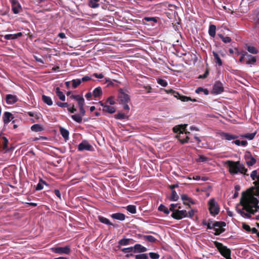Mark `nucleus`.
I'll use <instances>...</instances> for the list:
<instances>
[{"instance_id":"1","label":"nucleus","mask_w":259,"mask_h":259,"mask_svg":"<svg viewBox=\"0 0 259 259\" xmlns=\"http://www.w3.org/2000/svg\"><path fill=\"white\" fill-rule=\"evenodd\" d=\"M240 203L243 206L242 209L237 208L236 210L238 213L243 217L250 218L251 214L259 211L258 198L251 194L243 196Z\"/></svg>"},{"instance_id":"2","label":"nucleus","mask_w":259,"mask_h":259,"mask_svg":"<svg viewBox=\"0 0 259 259\" xmlns=\"http://www.w3.org/2000/svg\"><path fill=\"white\" fill-rule=\"evenodd\" d=\"M225 163L228 167L229 172L231 175H235L240 174L244 176H248V174L246 173L247 169L245 168V165L240 161H233L228 160Z\"/></svg>"},{"instance_id":"3","label":"nucleus","mask_w":259,"mask_h":259,"mask_svg":"<svg viewBox=\"0 0 259 259\" xmlns=\"http://www.w3.org/2000/svg\"><path fill=\"white\" fill-rule=\"evenodd\" d=\"M178 204H171L170 205V210L172 211L171 217L176 220H181L188 217V213L185 210H180L176 209L175 206H177Z\"/></svg>"},{"instance_id":"4","label":"nucleus","mask_w":259,"mask_h":259,"mask_svg":"<svg viewBox=\"0 0 259 259\" xmlns=\"http://www.w3.org/2000/svg\"><path fill=\"white\" fill-rule=\"evenodd\" d=\"M187 124H181L176 125L172 128L173 132L176 133H179V135L176 136V138L179 139L182 144H185L188 142L189 137L187 136L185 139H183L181 134H183L185 131Z\"/></svg>"},{"instance_id":"5","label":"nucleus","mask_w":259,"mask_h":259,"mask_svg":"<svg viewBox=\"0 0 259 259\" xmlns=\"http://www.w3.org/2000/svg\"><path fill=\"white\" fill-rule=\"evenodd\" d=\"M118 98L119 103L123 105V108L124 110L128 111L130 110V107L127 105V103L130 100L129 96L124 93L122 89H120L119 93Z\"/></svg>"},{"instance_id":"6","label":"nucleus","mask_w":259,"mask_h":259,"mask_svg":"<svg viewBox=\"0 0 259 259\" xmlns=\"http://www.w3.org/2000/svg\"><path fill=\"white\" fill-rule=\"evenodd\" d=\"M214 244L215 247L217 248L222 256L226 259H228L231 257V250L226 246H224L222 243L217 241L214 242Z\"/></svg>"},{"instance_id":"7","label":"nucleus","mask_w":259,"mask_h":259,"mask_svg":"<svg viewBox=\"0 0 259 259\" xmlns=\"http://www.w3.org/2000/svg\"><path fill=\"white\" fill-rule=\"evenodd\" d=\"M208 209L210 213L215 216L220 212V206L218 202L213 198H211L208 201Z\"/></svg>"},{"instance_id":"8","label":"nucleus","mask_w":259,"mask_h":259,"mask_svg":"<svg viewBox=\"0 0 259 259\" xmlns=\"http://www.w3.org/2000/svg\"><path fill=\"white\" fill-rule=\"evenodd\" d=\"M226 225L224 222H216L213 223V229L215 231L214 234L218 235L223 233L225 231L223 227H225Z\"/></svg>"},{"instance_id":"9","label":"nucleus","mask_w":259,"mask_h":259,"mask_svg":"<svg viewBox=\"0 0 259 259\" xmlns=\"http://www.w3.org/2000/svg\"><path fill=\"white\" fill-rule=\"evenodd\" d=\"M218 134L222 140L227 141H231L239 138L238 136L233 135L229 133L220 132Z\"/></svg>"},{"instance_id":"10","label":"nucleus","mask_w":259,"mask_h":259,"mask_svg":"<svg viewBox=\"0 0 259 259\" xmlns=\"http://www.w3.org/2000/svg\"><path fill=\"white\" fill-rule=\"evenodd\" d=\"M78 150L80 151L87 150L92 151V146L86 140L82 141L78 146Z\"/></svg>"},{"instance_id":"11","label":"nucleus","mask_w":259,"mask_h":259,"mask_svg":"<svg viewBox=\"0 0 259 259\" xmlns=\"http://www.w3.org/2000/svg\"><path fill=\"white\" fill-rule=\"evenodd\" d=\"M53 250L54 252L60 254H69L71 252L70 248L68 246L53 248Z\"/></svg>"},{"instance_id":"12","label":"nucleus","mask_w":259,"mask_h":259,"mask_svg":"<svg viewBox=\"0 0 259 259\" xmlns=\"http://www.w3.org/2000/svg\"><path fill=\"white\" fill-rule=\"evenodd\" d=\"M167 93H172L175 97L179 99L183 102H188L189 101H192L193 102L196 101V99H191L190 97L181 95L178 93L173 91L172 90H169L168 91H167Z\"/></svg>"},{"instance_id":"13","label":"nucleus","mask_w":259,"mask_h":259,"mask_svg":"<svg viewBox=\"0 0 259 259\" xmlns=\"http://www.w3.org/2000/svg\"><path fill=\"white\" fill-rule=\"evenodd\" d=\"M12 5L13 12L15 14L20 13L22 9L21 6L17 0H9Z\"/></svg>"},{"instance_id":"14","label":"nucleus","mask_w":259,"mask_h":259,"mask_svg":"<svg viewBox=\"0 0 259 259\" xmlns=\"http://www.w3.org/2000/svg\"><path fill=\"white\" fill-rule=\"evenodd\" d=\"M224 91V87L222 82L219 81H216L212 89V92L215 94H220Z\"/></svg>"},{"instance_id":"15","label":"nucleus","mask_w":259,"mask_h":259,"mask_svg":"<svg viewBox=\"0 0 259 259\" xmlns=\"http://www.w3.org/2000/svg\"><path fill=\"white\" fill-rule=\"evenodd\" d=\"M18 100L16 95L8 94L6 96V101L7 104L12 105L16 103Z\"/></svg>"},{"instance_id":"16","label":"nucleus","mask_w":259,"mask_h":259,"mask_svg":"<svg viewBox=\"0 0 259 259\" xmlns=\"http://www.w3.org/2000/svg\"><path fill=\"white\" fill-rule=\"evenodd\" d=\"M245 58L246 59V64L247 65L251 66L254 65L256 62V57L248 54L246 52Z\"/></svg>"},{"instance_id":"17","label":"nucleus","mask_w":259,"mask_h":259,"mask_svg":"<svg viewBox=\"0 0 259 259\" xmlns=\"http://www.w3.org/2000/svg\"><path fill=\"white\" fill-rule=\"evenodd\" d=\"M14 118L13 115L9 112H5L4 113L3 119L4 124H7Z\"/></svg>"},{"instance_id":"18","label":"nucleus","mask_w":259,"mask_h":259,"mask_svg":"<svg viewBox=\"0 0 259 259\" xmlns=\"http://www.w3.org/2000/svg\"><path fill=\"white\" fill-rule=\"evenodd\" d=\"M250 177L253 181L257 180V181H255L254 183L256 186L259 185V171L258 170H253L250 174Z\"/></svg>"},{"instance_id":"19","label":"nucleus","mask_w":259,"mask_h":259,"mask_svg":"<svg viewBox=\"0 0 259 259\" xmlns=\"http://www.w3.org/2000/svg\"><path fill=\"white\" fill-rule=\"evenodd\" d=\"M133 247L135 249V252H144L147 251V248L140 244H136Z\"/></svg>"},{"instance_id":"20","label":"nucleus","mask_w":259,"mask_h":259,"mask_svg":"<svg viewBox=\"0 0 259 259\" xmlns=\"http://www.w3.org/2000/svg\"><path fill=\"white\" fill-rule=\"evenodd\" d=\"M256 159L251 155L246 157V164L248 166H251L256 163Z\"/></svg>"},{"instance_id":"21","label":"nucleus","mask_w":259,"mask_h":259,"mask_svg":"<svg viewBox=\"0 0 259 259\" xmlns=\"http://www.w3.org/2000/svg\"><path fill=\"white\" fill-rule=\"evenodd\" d=\"M60 132L61 133V135L64 138L65 141H67L69 139V133L68 130L63 127H61L60 128Z\"/></svg>"},{"instance_id":"22","label":"nucleus","mask_w":259,"mask_h":259,"mask_svg":"<svg viewBox=\"0 0 259 259\" xmlns=\"http://www.w3.org/2000/svg\"><path fill=\"white\" fill-rule=\"evenodd\" d=\"M111 217L116 220L123 221L125 219V215L122 213H115L111 215Z\"/></svg>"},{"instance_id":"23","label":"nucleus","mask_w":259,"mask_h":259,"mask_svg":"<svg viewBox=\"0 0 259 259\" xmlns=\"http://www.w3.org/2000/svg\"><path fill=\"white\" fill-rule=\"evenodd\" d=\"M102 110L104 112H107L109 113H113L115 112V109L114 107L112 106H110L107 105H106L105 106H103L102 108Z\"/></svg>"},{"instance_id":"24","label":"nucleus","mask_w":259,"mask_h":259,"mask_svg":"<svg viewBox=\"0 0 259 259\" xmlns=\"http://www.w3.org/2000/svg\"><path fill=\"white\" fill-rule=\"evenodd\" d=\"M256 132L252 133H248L244 135H241L239 137L241 138H246L248 139L249 140H251L254 139Z\"/></svg>"},{"instance_id":"25","label":"nucleus","mask_w":259,"mask_h":259,"mask_svg":"<svg viewBox=\"0 0 259 259\" xmlns=\"http://www.w3.org/2000/svg\"><path fill=\"white\" fill-rule=\"evenodd\" d=\"M181 199L183 201H184V204H186V202L185 201H187L188 203H191V204H195L194 201L188 195L186 194H183L181 195Z\"/></svg>"},{"instance_id":"26","label":"nucleus","mask_w":259,"mask_h":259,"mask_svg":"<svg viewBox=\"0 0 259 259\" xmlns=\"http://www.w3.org/2000/svg\"><path fill=\"white\" fill-rule=\"evenodd\" d=\"M56 93L60 100H61L62 101H64L65 100V96L64 95L63 93L60 91V88L59 87H57L56 88Z\"/></svg>"},{"instance_id":"27","label":"nucleus","mask_w":259,"mask_h":259,"mask_svg":"<svg viewBox=\"0 0 259 259\" xmlns=\"http://www.w3.org/2000/svg\"><path fill=\"white\" fill-rule=\"evenodd\" d=\"M212 54L214 56L215 62L218 64L219 66H221L223 64V63L219 55L214 51L212 52Z\"/></svg>"},{"instance_id":"28","label":"nucleus","mask_w":259,"mask_h":259,"mask_svg":"<svg viewBox=\"0 0 259 259\" xmlns=\"http://www.w3.org/2000/svg\"><path fill=\"white\" fill-rule=\"evenodd\" d=\"M216 27L214 25H210L209 27L208 33L211 37H214L215 35Z\"/></svg>"},{"instance_id":"29","label":"nucleus","mask_w":259,"mask_h":259,"mask_svg":"<svg viewBox=\"0 0 259 259\" xmlns=\"http://www.w3.org/2000/svg\"><path fill=\"white\" fill-rule=\"evenodd\" d=\"M102 94V91L101 87H99L94 89L93 92V96L95 97H100Z\"/></svg>"},{"instance_id":"30","label":"nucleus","mask_w":259,"mask_h":259,"mask_svg":"<svg viewBox=\"0 0 259 259\" xmlns=\"http://www.w3.org/2000/svg\"><path fill=\"white\" fill-rule=\"evenodd\" d=\"M99 1L100 0H90L89 5L92 8H97L99 7Z\"/></svg>"},{"instance_id":"31","label":"nucleus","mask_w":259,"mask_h":259,"mask_svg":"<svg viewBox=\"0 0 259 259\" xmlns=\"http://www.w3.org/2000/svg\"><path fill=\"white\" fill-rule=\"evenodd\" d=\"M42 101L49 106H51L53 104L52 99L48 96L43 95L42 96Z\"/></svg>"},{"instance_id":"32","label":"nucleus","mask_w":259,"mask_h":259,"mask_svg":"<svg viewBox=\"0 0 259 259\" xmlns=\"http://www.w3.org/2000/svg\"><path fill=\"white\" fill-rule=\"evenodd\" d=\"M31 130L32 131L38 132L43 131V127L40 124H35L31 126Z\"/></svg>"},{"instance_id":"33","label":"nucleus","mask_w":259,"mask_h":259,"mask_svg":"<svg viewBox=\"0 0 259 259\" xmlns=\"http://www.w3.org/2000/svg\"><path fill=\"white\" fill-rule=\"evenodd\" d=\"M71 118L73 120L76 121L78 123H81L82 120V117L79 114H74L71 116Z\"/></svg>"},{"instance_id":"34","label":"nucleus","mask_w":259,"mask_h":259,"mask_svg":"<svg viewBox=\"0 0 259 259\" xmlns=\"http://www.w3.org/2000/svg\"><path fill=\"white\" fill-rule=\"evenodd\" d=\"M126 210L131 213L135 214L136 213V207L135 205H129L126 207Z\"/></svg>"},{"instance_id":"35","label":"nucleus","mask_w":259,"mask_h":259,"mask_svg":"<svg viewBox=\"0 0 259 259\" xmlns=\"http://www.w3.org/2000/svg\"><path fill=\"white\" fill-rule=\"evenodd\" d=\"M158 210L164 212L165 214H168L169 213L170 209H168L167 207H166L164 205L161 204L158 207Z\"/></svg>"},{"instance_id":"36","label":"nucleus","mask_w":259,"mask_h":259,"mask_svg":"<svg viewBox=\"0 0 259 259\" xmlns=\"http://www.w3.org/2000/svg\"><path fill=\"white\" fill-rule=\"evenodd\" d=\"M143 238L150 242H154L156 240V239L151 235H144Z\"/></svg>"},{"instance_id":"37","label":"nucleus","mask_w":259,"mask_h":259,"mask_svg":"<svg viewBox=\"0 0 259 259\" xmlns=\"http://www.w3.org/2000/svg\"><path fill=\"white\" fill-rule=\"evenodd\" d=\"M99 221L105 224L108 225H112V224L110 223V221L104 217H99Z\"/></svg>"},{"instance_id":"38","label":"nucleus","mask_w":259,"mask_h":259,"mask_svg":"<svg viewBox=\"0 0 259 259\" xmlns=\"http://www.w3.org/2000/svg\"><path fill=\"white\" fill-rule=\"evenodd\" d=\"M218 35L224 43H229L231 41V38L229 36H224L221 34H218Z\"/></svg>"},{"instance_id":"39","label":"nucleus","mask_w":259,"mask_h":259,"mask_svg":"<svg viewBox=\"0 0 259 259\" xmlns=\"http://www.w3.org/2000/svg\"><path fill=\"white\" fill-rule=\"evenodd\" d=\"M179 199V196L177 192L175 190L171 191V195L170 197V200L171 201H177Z\"/></svg>"},{"instance_id":"40","label":"nucleus","mask_w":259,"mask_h":259,"mask_svg":"<svg viewBox=\"0 0 259 259\" xmlns=\"http://www.w3.org/2000/svg\"><path fill=\"white\" fill-rule=\"evenodd\" d=\"M247 50L251 54H256L257 53V50L253 46H247Z\"/></svg>"},{"instance_id":"41","label":"nucleus","mask_w":259,"mask_h":259,"mask_svg":"<svg viewBox=\"0 0 259 259\" xmlns=\"http://www.w3.org/2000/svg\"><path fill=\"white\" fill-rule=\"evenodd\" d=\"M72 87L73 89L76 88L81 83L80 79H73L72 80Z\"/></svg>"},{"instance_id":"42","label":"nucleus","mask_w":259,"mask_h":259,"mask_svg":"<svg viewBox=\"0 0 259 259\" xmlns=\"http://www.w3.org/2000/svg\"><path fill=\"white\" fill-rule=\"evenodd\" d=\"M130 241V239H122L119 241V244L120 245H126L129 244V242Z\"/></svg>"},{"instance_id":"43","label":"nucleus","mask_w":259,"mask_h":259,"mask_svg":"<svg viewBox=\"0 0 259 259\" xmlns=\"http://www.w3.org/2000/svg\"><path fill=\"white\" fill-rule=\"evenodd\" d=\"M43 184H46V183L45 182H44L41 180L37 184L36 187V190H41L43 189Z\"/></svg>"},{"instance_id":"44","label":"nucleus","mask_w":259,"mask_h":259,"mask_svg":"<svg viewBox=\"0 0 259 259\" xmlns=\"http://www.w3.org/2000/svg\"><path fill=\"white\" fill-rule=\"evenodd\" d=\"M240 54L241 55V56L240 57V59L239 60V62H240V63H242V62H243V61H244V59L245 58L246 52H237V55H239Z\"/></svg>"},{"instance_id":"45","label":"nucleus","mask_w":259,"mask_h":259,"mask_svg":"<svg viewBox=\"0 0 259 259\" xmlns=\"http://www.w3.org/2000/svg\"><path fill=\"white\" fill-rule=\"evenodd\" d=\"M136 259H148V256L147 254H140L136 255Z\"/></svg>"},{"instance_id":"46","label":"nucleus","mask_w":259,"mask_h":259,"mask_svg":"<svg viewBox=\"0 0 259 259\" xmlns=\"http://www.w3.org/2000/svg\"><path fill=\"white\" fill-rule=\"evenodd\" d=\"M117 119H123L126 117V115L124 113H119L115 115Z\"/></svg>"},{"instance_id":"47","label":"nucleus","mask_w":259,"mask_h":259,"mask_svg":"<svg viewBox=\"0 0 259 259\" xmlns=\"http://www.w3.org/2000/svg\"><path fill=\"white\" fill-rule=\"evenodd\" d=\"M56 104L61 107V108H66V107H68L69 106V104L67 103H63V102H57L56 103Z\"/></svg>"},{"instance_id":"48","label":"nucleus","mask_w":259,"mask_h":259,"mask_svg":"<svg viewBox=\"0 0 259 259\" xmlns=\"http://www.w3.org/2000/svg\"><path fill=\"white\" fill-rule=\"evenodd\" d=\"M158 83L162 87H166L167 85V82L166 80L162 79H159L157 81Z\"/></svg>"},{"instance_id":"49","label":"nucleus","mask_w":259,"mask_h":259,"mask_svg":"<svg viewBox=\"0 0 259 259\" xmlns=\"http://www.w3.org/2000/svg\"><path fill=\"white\" fill-rule=\"evenodd\" d=\"M149 255L152 259H158L160 256L158 253L154 252L149 253Z\"/></svg>"},{"instance_id":"50","label":"nucleus","mask_w":259,"mask_h":259,"mask_svg":"<svg viewBox=\"0 0 259 259\" xmlns=\"http://www.w3.org/2000/svg\"><path fill=\"white\" fill-rule=\"evenodd\" d=\"M144 20L147 22L153 21L155 23L157 22V20L155 17H145Z\"/></svg>"},{"instance_id":"51","label":"nucleus","mask_w":259,"mask_h":259,"mask_svg":"<svg viewBox=\"0 0 259 259\" xmlns=\"http://www.w3.org/2000/svg\"><path fill=\"white\" fill-rule=\"evenodd\" d=\"M207 160V158L203 155H199L197 161L198 162H205Z\"/></svg>"},{"instance_id":"52","label":"nucleus","mask_w":259,"mask_h":259,"mask_svg":"<svg viewBox=\"0 0 259 259\" xmlns=\"http://www.w3.org/2000/svg\"><path fill=\"white\" fill-rule=\"evenodd\" d=\"M107 103H109L110 105H114L115 102L113 97H110L107 99Z\"/></svg>"},{"instance_id":"53","label":"nucleus","mask_w":259,"mask_h":259,"mask_svg":"<svg viewBox=\"0 0 259 259\" xmlns=\"http://www.w3.org/2000/svg\"><path fill=\"white\" fill-rule=\"evenodd\" d=\"M79 107H83L84 104V100L83 98H81L78 102Z\"/></svg>"},{"instance_id":"54","label":"nucleus","mask_w":259,"mask_h":259,"mask_svg":"<svg viewBox=\"0 0 259 259\" xmlns=\"http://www.w3.org/2000/svg\"><path fill=\"white\" fill-rule=\"evenodd\" d=\"M67 110L69 112L71 113H74L76 111V109L74 107V105H72V107H69V106L67 107Z\"/></svg>"},{"instance_id":"55","label":"nucleus","mask_w":259,"mask_h":259,"mask_svg":"<svg viewBox=\"0 0 259 259\" xmlns=\"http://www.w3.org/2000/svg\"><path fill=\"white\" fill-rule=\"evenodd\" d=\"M91 79V78L90 76H85L83 77L82 78L80 79L81 83L82 82H85L89 80H90Z\"/></svg>"},{"instance_id":"56","label":"nucleus","mask_w":259,"mask_h":259,"mask_svg":"<svg viewBox=\"0 0 259 259\" xmlns=\"http://www.w3.org/2000/svg\"><path fill=\"white\" fill-rule=\"evenodd\" d=\"M133 250V247H130L125 248L122 249V251L124 253L130 252H132Z\"/></svg>"},{"instance_id":"57","label":"nucleus","mask_w":259,"mask_h":259,"mask_svg":"<svg viewBox=\"0 0 259 259\" xmlns=\"http://www.w3.org/2000/svg\"><path fill=\"white\" fill-rule=\"evenodd\" d=\"M4 140V148L6 149L8 147V140L6 137H3Z\"/></svg>"},{"instance_id":"58","label":"nucleus","mask_w":259,"mask_h":259,"mask_svg":"<svg viewBox=\"0 0 259 259\" xmlns=\"http://www.w3.org/2000/svg\"><path fill=\"white\" fill-rule=\"evenodd\" d=\"M4 37L6 39H14V35L12 34H6Z\"/></svg>"},{"instance_id":"59","label":"nucleus","mask_w":259,"mask_h":259,"mask_svg":"<svg viewBox=\"0 0 259 259\" xmlns=\"http://www.w3.org/2000/svg\"><path fill=\"white\" fill-rule=\"evenodd\" d=\"M93 76H95L98 78H103L104 77V75L102 73H94L93 75Z\"/></svg>"},{"instance_id":"60","label":"nucleus","mask_w":259,"mask_h":259,"mask_svg":"<svg viewBox=\"0 0 259 259\" xmlns=\"http://www.w3.org/2000/svg\"><path fill=\"white\" fill-rule=\"evenodd\" d=\"M204 225H206L207 226V229H213V226L212 222L208 223V224L206 223H203Z\"/></svg>"},{"instance_id":"61","label":"nucleus","mask_w":259,"mask_h":259,"mask_svg":"<svg viewBox=\"0 0 259 259\" xmlns=\"http://www.w3.org/2000/svg\"><path fill=\"white\" fill-rule=\"evenodd\" d=\"M55 195L60 199H61V193L60 192V191L59 190H55Z\"/></svg>"},{"instance_id":"62","label":"nucleus","mask_w":259,"mask_h":259,"mask_svg":"<svg viewBox=\"0 0 259 259\" xmlns=\"http://www.w3.org/2000/svg\"><path fill=\"white\" fill-rule=\"evenodd\" d=\"M208 74V71H206L204 73V74L199 75L198 78H205L207 76Z\"/></svg>"},{"instance_id":"63","label":"nucleus","mask_w":259,"mask_h":259,"mask_svg":"<svg viewBox=\"0 0 259 259\" xmlns=\"http://www.w3.org/2000/svg\"><path fill=\"white\" fill-rule=\"evenodd\" d=\"M79 111H80V114L82 116H84V114H85V110L83 108V107H79Z\"/></svg>"},{"instance_id":"64","label":"nucleus","mask_w":259,"mask_h":259,"mask_svg":"<svg viewBox=\"0 0 259 259\" xmlns=\"http://www.w3.org/2000/svg\"><path fill=\"white\" fill-rule=\"evenodd\" d=\"M243 229H245L247 231H250V228L248 225L243 224Z\"/></svg>"}]
</instances>
